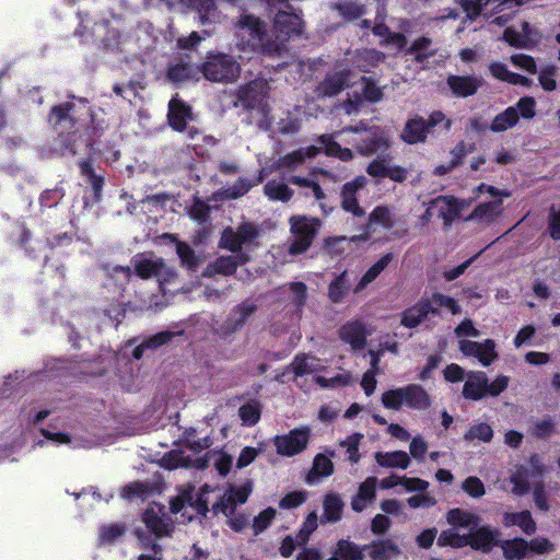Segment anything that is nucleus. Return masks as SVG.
I'll list each match as a JSON object with an SVG mask.
<instances>
[{"instance_id":"1","label":"nucleus","mask_w":560,"mask_h":560,"mask_svg":"<svg viewBox=\"0 0 560 560\" xmlns=\"http://www.w3.org/2000/svg\"><path fill=\"white\" fill-rule=\"evenodd\" d=\"M235 35L238 45L255 51L276 56L279 55V43L273 40L272 30L268 31L266 24L250 14L241 15L236 23Z\"/></svg>"},{"instance_id":"2","label":"nucleus","mask_w":560,"mask_h":560,"mask_svg":"<svg viewBox=\"0 0 560 560\" xmlns=\"http://www.w3.org/2000/svg\"><path fill=\"white\" fill-rule=\"evenodd\" d=\"M382 405L389 410H400L402 407L425 410L431 406L427 390L418 384L388 389L382 394Z\"/></svg>"},{"instance_id":"3","label":"nucleus","mask_w":560,"mask_h":560,"mask_svg":"<svg viewBox=\"0 0 560 560\" xmlns=\"http://www.w3.org/2000/svg\"><path fill=\"white\" fill-rule=\"evenodd\" d=\"M289 223L292 234L289 253L299 255L306 252L320 228V220L305 215H292Z\"/></svg>"},{"instance_id":"4","label":"nucleus","mask_w":560,"mask_h":560,"mask_svg":"<svg viewBox=\"0 0 560 560\" xmlns=\"http://www.w3.org/2000/svg\"><path fill=\"white\" fill-rule=\"evenodd\" d=\"M201 72L209 81L232 83L238 79L241 66L232 56L218 54L207 58L201 66Z\"/></svg>"},{"instance_id":"5","label":"nucleus","mask_w":560,"mask_h":560,"mask_svg":"<svg viewBox=\"0 0 560 560\" xmlns=\"http://www.w3.org/2000/svg\"><path fill=\"white\" fill-rule=\"evenodd\" d=\"M268 91V82L265 79H255L240 86L237 100L245 108L255 109L267 118L270 110L267 102Z\"/></svg>"},{"instance_id":"6","label":"nucleus","mask_w":560,"mask_h":560,"mask_svg":"<svg viewBox=\"0 0 560 560\" xmlns=\"http://www.w3.org/2000/svg\"><path fill=\"white\" fill-rule=\"evenodd\" d=\"M258 235L259 230L252 222H243L236 229L228 226L222 231L219 247L233 254H242V247L252 244Z\"/></svg>"},{"instance_id":"7","label":"nucleus","mask_w":560,"mask_h":560,"mask_svg":"<svg viewBox=\"0 0 560 560\" xmlns=\"http://www.w3.org/2000/svg\"><path fill=\"white\" fill-rule=\"evenodd\" d=\"M311 439V428L300 427L285 434L277 435L273 445L278 455L292 457L306 450Z\"/></svg>"},{"instance_id":"8","label":"nucleus","mask_w":560,"mask_h":560,"mask_svg":"<svg viewBox=\"0 0 560 560\" xmlns=\"http://www.w3.org/2000/svg\"><path fill=\"white\" fill-rule=\"evenodd\" d=\"M135 271L141 279L155 278L160 285L170 283L178 276L176 269L168 266L161 257H142L135 262Z\"/></svg>"},{"instance_id":"9","label":"nucleus","mask_w":560,"mask_h":560,"mask_svg":"<svg viewBox=\"0 0 560 560\" xmlns=\"http://www.w3.org/2000/svg\"><path fill=\"white\" fill-rule=\"evenodd\" d=\"M302 31V21L296 14L279 10L273 21V40L279 43V55L284 49V44L291 36L299 35Z\"/></svg>"},{"instance_id":"10","label":"nucleus","mask_w":560,"mask_h":560,"mask_svg":"<svg viewBox=\"0 0 560 560\" xmlns=\"http://www.w3.org/2000/svg\"><path fill=\"white\" fill-rule=\"evenodd\" d=\"M392 160L389 154L374 159L369 164L366 173L373 177H388L396 183L405 182L408 176V170L400 165H393Z\"/></svg>"},{"instance_id":"11","label":"nucleus","mask_w":560,"mask_h":560,"mask_svg":"<svg viewBox=\"0 0 560 560\" xmlns=\"http://www.w3.org/2000/svg\"><path fill=\"white\" fill-rule=\"evenodd\" d=\"M142 521L156 538L168 537L174 529L173 522L165 517L162 505L154 504L148 508L143 513Z\"/></svg>"},{"instance_id":"12","label":"nucleus","mask_w":560,"mask_h":560,"mask_svg":"<svg viewBox=\"0 0 560 560\" xmlns=\"http://www.w3.org/2000/svg\"><path fill=\"white\" fill-rule=\"evenodd\" d=\"M248 260L246 254H235L234 256L223 255L218 257L215 260L207 265L202 271V277L213 278L217 275L231 276L235 273L240 265L245 264Z\"/></svg>"},{"instance_id":"13","label":"nucleus","mask_w":560,"mask_h":560,"mask_svg":"<svg viewBox=\"0 0 560 560\" xmlns=\"http://www.w3.org/2000/svg\"><path fill=\"white\" fill-rule=\"evenodd\" d=\"M494 348L495 343L491 339H487L483 342H476L466 339L459 340V350L465 355L477 358L485 366L490 365L497 359L498 354Z\"/></svg>"},{"instance_id":"14","label":"nucleus","mask_w":560,"mask_h":560,"mask_svg":"<svg viewBox=\"0 0 560 560\" xmlns=\"http://www.w3.org/2000/svg\"><path fill=\"white\" fill-rule=\"evenodd\" d=\"M365 177L359 176L355 179L346 183L341 189V207L345 211L351 212L353 215L361 218L365 211L360 207L355 194L364 187Z\"/></svg>"},{"instance_id":"15","label":"nucleus","mask_w":560,"mask_h":560,"mask_svg":"<svg viewBox=\"0 0 560 560\" xmlns=\"http://www.w3.org/2000/svg\"><path fill=\"white\" fill-rule=\"evenodd\" d=\"M429 315H435L430 296L421 298L413 306L404 311L401 325L407 328H415L424 322Z\"/></svg>"},{"instance_id":"16","label":"nucleus","mask_w":560,"mask_h":560,"mask_svg":"<svg viewBox=\"0 0 560 560\" xmlns=\"http://www.w3.org/2000/svg\"><path fill=\"white\" fill-rule=\"evenodd\" d=\"M390 147L389 136L380 127H371L366 138L357 145L360 154L370 156L378 150H386Z\"/></svg>"},{"instance_id":"17","label":"nucleus","mask_w":560,"mask_h":560,"mask_svg":"<svg viewBox=\"0 0 560 560\" xmlns=\"http://www.w3.org/2000/svg\"><path fill=\"white\" fill-rule=\"evenodd\" d=\"M349 77L350 72L346 70L327 74L317 85L315 92L320 97L336 96L341 90L349 86Z\"/></svg>"},{"instance_id":"18","label":"nucleus","mask_w":560,"mask_h":560,"mask_svg":"<svg viewBox=\"0 0 560 560\" xmlns=\"http://www.w3.org/2000/svg\"><path fill=\"white\" fill-rule=\"evenodd\" d=\"M371 560H394L401 555V549L392 539H380L363 547Z\"/></svg>"},{"instance_id":"19","label":"nucleus","mask_w":560,"mask_h":560,"mask_svg":"<svg viewBox=\"0 0 560 560\" xmlns=\"http://www.w3.org/2000/svg\"><path fill=\"white\" fill-rule=\"evenodd\" d=\"M431 208L436 209L438 215L443 220L446 228L451 226L460 212V206L453 196H440L431 200Z\"/></svg>"},{"instance_id":"20","label":"nucleus","mask_w":560,"mask_h":560,"mask_svg":"<svg viewBox=\"0 0 560 560\" xmlns=\"http://www.w3.org/2000/svg\"><path fill=\"white\" fill-rule=\"evenodd\" d=\"M168 124L176 131H183L187 121L192 119V113L188 105L174 97L168 104Z\"/></svg>"},{"instance_id":"21","label":"nucleus","mask_w":560,"mask_h":560,"mask_svg":"<svg viewBox=\"0 0 560 560\" xmlns=\"http://www.w3.org/2000/svg\"><path fill=\"white\" fill-rule=\"evenodd\" d=\"M463 388V396L467 399L479 400L487 395L488 378L483 372H468Z\"/></svg>"},{"instance_id":"22","label":"nucleus","mask_w":560,"mask_h":560,"mask_svg":"<svg viewBox=\"0 0 560 560\" xmlns=\"http://www.w3.org/2000/svg\"><path fill=\"white\" fill-rule=\"evenodd\" d=\"M339 337L342 341L349 343L353 350L363 349L366 345L365 328L359 320L343 325L339 330Z\"/></svg>"},{"instance_id":"23","label":"nucleus","mask_w":560,"mask_h":560,"mask_svg":"<svg viewBox=\"0 0 560 560\" xmlns=\"http://www.w3.org/2000/svg\"><path fill=\"white\" fill-rule=\"evenodd\" d=\"M447 85L453 94L459 97L474 95L481 86V80L476 77L450 75Z\"/></svg>"},{"instance_id":"24","label":"nucleus","mask_w":560,"mask_h":560,"mask_svg":"<svg viewBox=\"0 0 560 560\" xmlns=\"http://www.w3.org/2000/svg\"><path fill=\"white\" fill-rule=\"evenodd\" d=\"M429 132L430 129L425 120L421 117H417L406 122L401 131V139L408 144H416L424 142Z\"/></svg>"},{"instance_id":"25","label":"nucleus","mask_w":560,"mask_h":560,"mask_svg":"<svg viewBox=\"0 0 560 560\" xmlns=\"http://www.w3.org/2000/svg\"><path fill=\"white\" fill-rule=\"evenodd\" d=\"M208 491L205 486L201 489L199 497L194 501L190 491H184L180 495L171 501L172 513H178L186 503L192 506L198 514L206 515L208 512V502L203 499V494Z\"/></svg>"},{"instance_id":"26","label":"nucleus","mask_w":560,"mask_h":560,"mask_svg":"<svg viewBox=\"0 0 560 560\" xmlns=\"http://www.w3.org/2000/svg\"><path fill=\"white\" fill-rule=\"evenodd\" d=\"M498 535V530L491 529L489 526L478 527L477 530L468 534V546L488 552L495 544Z\"/></svg>"},{"instance_id":"27","label":"nucleus","mask_w":560,"mask_h":560,"mask_svg":"<svg viewBox=\"0 0 560 560\" xmlns=\"http://www.w3.org/2000/svg\"><path fill=\"white\" fill-rule=\"evenodd\" d=\"M257 311V304L246 300L234 307L229 318L228 325L232 331L241 329L247 319Z\"/></svg>"},{"instance_id":"28","label":"nucleus","mask_w":560,"mask_h":560,"mask_svg":"<svg viewBox=\"0 0 560 560\" xmlns=\"http://www.w3.org/2000/svg\"><path fill=\"white\" fill-rule=\"evenodd\" d=\"M374 457L380 466L387 468L406 469L410 464V458L408 454L404 451H395L387 453L377 452Z\"/></svg>"},{"instance_id":"29","label":"nucleus","mask_w":560,"mask_h":560,"mask_svg":"<svg viewBox=\"0 0 560 560\" xmlns=\"http://www.w3.org/2000/svg\"><path fill=\"white\" fill-rule=\"evenodd\" d=\"M394 259V255L388 253L380 258L369 270L362 276L360 281L354 288V293L361 292L365 289L371 282H373L383 270L389 265V262Z\"/></svg>"},{"instance_id":"30","label":"nucleus","mask_w":560,"mask_h":560,"mask_svg":"<svg viewBox=\"0 0 560 560\" xmlns=\"http://www.w3.org/2000/svg\"><path fill=\"white\" fill-rule=\"evenodd\" d=\"M446 520L453 526L470 529L478 527L480 523V517L478 515L462 509H453L448 511Z\"/></svg>"},{"instance_id":"31","label":"nucleus","mask_w":560,"mask_h":560,"mask_svg":"<svg viewBox=\"0 0 560 560\" xmlns=\"http://www.w3.org/2000/svg\"><path fill=\"white\" fill-rule=\"evenodd\" d=\"M289 369L295 376H303L320 369L319 360L310 354H299L294 358Z\"/></svg>"},{"instance_id":"32","label":"nucleus","mask_w":560,"mask_h":560,"mask_svg":"<svg viewBox=\"0 0 560 560\" xmlns=\"http://www.w3.org/2000/svg\"><path fill=\"white\" fill-rule=\"evenodd\" d=\"M472 147L467 148V145L462 141L455 145V148L451 151L452 160L446 164H441L436 166L433 171V174L438 176H444L455 167L462 164L463 159L470 152Z\"/></svg>"},{"instance_id":"33","label":"nucleus","mask_w":560,"mask_h":560,"mask_svg":"<svg viewBox=\"0 0 560 560\" xmlns=\"http://www.w3.org/2000/svg\"><path fill=\"white\" fill-rule=\"evenodd\" d=\"M520 116L517 109L513 106L508 107L501 114H498L491 125L490 130L492 132H503L514 127L518 122Z\"/></svg>"},{"instance_id":"34","label":"nucleus","mask_w":560,"mask_h":560,"mask_svg":"<svg viewBox=\"0 0 560 560\" xmlns=\"http://www.w3.org/2000/svg\"><path fill=\"white\" fill-rule=\"evenodd\" d=\"M504 524L505 526L516 525L527 535H530L536 530V523L534 522L528 511H523L520 513H505Z\"/></svg>"},{"instance_id":"35","label":"nucleus","mask_w":560,"mask_h":560,"mask_svg":"<svg viewBox=\"0 0 560 560\" xmlns=\"http://www.w3.org/2000/svg\"><path fill=\"white\" fill-rule=\"evenodd\" d=\"M499 545L508 560L522 559L528 550V542L522 538L502 540Z\"/></svg>"},{"instance_id":"36","label":"nucleus","mask_w":560,"mask_h":560,"mask_svg":"<svg viewBox=\"0 0 560 560\" xmlns=\"http://www.w3.org/2000/svg\"><path fill=\"white\" fill-rule=\"evenodd\" d=\"M501 203V200L481 203L470 213L468 220L491 222L499 215Z\"/></svg>"},{"instance_id":"37","label":"nucleus","mask_w":560,"mask_h":560,"mask_svg":"<svg viewBox=\"0 0 560 560\" xmlns=\"http://www.w3.org/2000/svg\"><path fill=\"white\" fill-rule=\"evenodd\" d=\"M250 187L252 185L248 180L240 178L233 186L224 190L217 191L212 199L215 201L236 199L244 196L250 189Z\"/></svg>"},{"instance_id":"38","label":"nucleus","mask_w":560,"mask_h":560,"mask_svg":"<svg viewBox=\"0 0 560 560\" xmlns=\"http://www.w3.org/2000/svg\"><path fill=\"white\" fill-rule=\"evenodd\" d=\"M373 224H380L385 230H390L395 225L390 209L386 206L376 207L369 215L366 230Z\"/></svg>"},{"instance_id":"39","label":"nucleus","mask_w":560,"mask_h":560,"mask_svg":"<svg viewBox=\"0 0 560 560\" xmlns=\"http://www.w3.org/2000/svg\"><path fill=\"white\" fill-rule=\"evenodd\" d=\"M264 191L269 199L282 202H288L293 196V190L287 184L277 183L276 180L268 182Z\"/></svg>"},{"instance_id":"40","label":"nucleus","mask_w":560,"mask_h":560,"mask_svg":"<svg viewBox=\"0 0 560 560\" xmlns=\"http://www.w3.org/2000/svg\"><path fill=\"white\" fill-rule=\"evenodd\" d=\"M176 254L180 259V265L188 270L195 271L200 264L196 252L186 242H177Z\"/></svg>"},{"instance_id":"41","label":"nucleus","mask_w":560,"mask_h":560,"mask_svg":"<svg viewBox=\"0 0 560 560\" xmlns=\"http://www.w3.org/2000/svg\"><path fill=\"white\" fill-rule=\"evenodd\" d=\"M343 503L337 494H327L324 499V515L326 522H337L341 517Z\"/></svg>"},{"instance_id":"42","label":"nucleus","mask_w":560,"mask_h":560,"mask_svg":"<svg viewBox=\"0 0 560 560\" xmlns=\"http://www.w3.org/2000/svg\"><path fill=\"white\" fill-rule=\"evenodd\" d=\"M430 300L434 308L435 315L439 314L440 307L448 310L453 315H459L462 313L460 305L457 303L455 299L451 296L436 292L430 296Z\"/></svg>"},{"instance_id":"43","label":"nucleus","mask_w":560,"mask_h":560,"mask_svg":"<svg viewBox=\"0 0 560 560\" xmlns=\"http://www.w3.org/2000/svg\"><path fill=\"white\" fill-rule=\"evenodd\" d=\"M332 472L334 464L331 459L324 454H317L313 460V467L307 479L310 481L313 477H328Z\"/></svg>"},{"instance_id":"44","label":"nucleus","mask_w":560,"mask_h":560,"mask_svg":"<svg viewBox=\"0 0 560 560\" xmlns=\"http://www.w3.org/2000/svg\"><path fill=\"white\" fill-rule=\"evenodd\" d=\"M197 74V70L188 63H177L170 67L167 78L174 82L179 83L192 79Z\"/></svg>"},{"instance_id":"45","label":"nucleus","mask_w":560,"mask_h":560,"mask_svg":"<svg viewBox=\"0 0 560 560\" xmlns=\"http://www.w3.org/2000/svg\"><path fill=\"white\" fill-rule=\"evenodd\" d=\"M363 548L348 540H340L337 545L336 555L342 560H363Z\"/></svg>"},{"instance_id":"46","label":"nucleus","mask_w":560,"mask_h":560,"mask_svg":"<svg viewBox=\"0 0 560 560\" xmlns=\"http://www.w3.org/2000/svg\"><path fill=\"white\" fill-rule=\"evenodd\" d=\"M493 431L491 427L487 423H479L469 428V430L464 434V440L467 442H472L475 440H479L485 443H489L492 440Z\"/></svg>"},{"instance_id":"47","label":"nucleus","mask_w":560,"mask_h":560,"mask_svg":"<svg viewBox=\"0 0 560 560\" xmlns=\"http://www.w3.org/2000/svg\"><path fill=\"white\" fill-rule=\"evenodd\" d=\"M261 407L258 401H249L238 409V415L244 424L254 425L260 419Z\"/></svg>"},{"instance_id":"48","label":"nucleus","mask_w":560,"mask_h":560,"mask_svg":"<svg viewBox=\"0 0 560 560\" xmlns=\"http://www.w3.org/2000/svg\"><path fill=\"white\" fill-rule=\"evenodd\" d=\"M153 491V486L149 482L135 481L122 488L121 497L124 499L145 498Z\"/></svg>"},{"instance_id":"49","label":"nucleus","mask_w":560,"mask_h":560,"mask_svg":"<svg viewBox=\"0 0 560 560\" xmlns=\"http://www.w3.org/2000/svg\"><path fill=\"white\" fill-rule=\"evenodd\" d=\"M468 535H459L453 529L443 530L438 538V545L440 546L462 548L468 546Z\"/></svg>"},{"instance_id":"50","label":"nucleus","mask_w":560,"mask_h":560,"mask_svg":"<svg viewBox=\"0 0 560 560\" xmlns=\"http://www.w3.org/2000/svg\"><path fill=\"white\" fill-rule=\"evenodd\" d=\"M362 439L363 434L354 433L339 443L341 447L346 448L348 459L352 464H357L361 458V455L359 453V444Z\"/></svg>"},{"instance_id":"51","label":"nucleus","mask_w":560,"mask_h":560,"mask_svg":"<svg viewBox=\"0 0 560 560\" xmlns=\"http://www.w3.org/2000/svg\"><path fill=\"white\" fill-rule=\"evenodd\" d=\"M335 9L348 21H353L364 14V7L354 1H343L335 5Z\"/></svg>"},{"instance_id":"52","label":"nucleus","mask_w":560,"mask_h":560,"mask_svg":"<svg viewBox=\"0 0 560 560\" xmlns=\"http://www.w3.org/2000/svg\"><path fill=\"white\" fill-rule=\"evenodd\" d=\"M347 271L339 275L328 287V296L332 303H339L347 292Z\"/></svg>"},{"instance_id":"53","label":"nucleus","mask_w":560,"mask_h":560,"mask_svg":"<svg viewBox=\"0 0 560 560\" xmlns=\"http://www.w3.org/2000/svg\"><path fill=\"white\" fill-rule=\"evenodd\" d=\"M236 499L234 493H224L221 500L212 506L214 514L222 513L224 516L230 517L235 514Z\"/></svg>"},{"instance_id":"54","label":"nucleus","mask_w":560,"mask_h":560,"mask_svg":"<svg viewBox=\"0 0 560 560\" xmlns=\"http://www.w3.org/2000/svg\"><path fill=\"white\" fill-rule=\"evenodd\" d=\"M126 532V528L121 524H110L102 527L100 538L102 542L113 544L120 538Z\"/></svg>"},{"instance_id":"55","label":"nucleus","mask_w":560,"mask_h":560,"mask_svg":"<svg viewBox=\"0 0 560 560\" xmlns=\"http://www.w3.org/2000/svg\"><path fill=\"white\" fill-rule=\"evenodd\" d=\"M548 233L553 241L560 240V210L556 206L549 208V214L547 219Z\"/></svg>"},{"instance_id":"56","label":"nucleus","mask_w":560,"mask_h":560,"mask_svg":"<svg viewBox=\"0 0 560 560\" xmlns=\"http://www.w3.org/2000/svg\"><path fill=\"white\" fill-rule=\"evenodd\" d=\"M161 463L167 469L189 466L188 457L184 456L182 452H171L161 459Z\"/></svg>"},{"instance_id":"57","label":"nucleus","mask_w":560,"mask_h":560,"mask_svg":"<svg viewBox=\"0 0 560 560\" xmlns=\"http://www.w3.org/2000/svg\"><path fill=\"white\" fill-rule=\"evenodd\" d=\"M463 490L472 498H481L486 490L482 481L478 477H468L463 482Z\"/></svg>"},{"instance_id":"58","label":"nucleus","mask_w":560,"mask_h":560,"mask_svg":"<svg viewBox=\"0 0 560 560\" xmlns=\"http://www.w3.org/2000/svg\"><path fill=\"white\" fill-rule=\"evenodd\" d=\"M317 521L318 518L315 512L308 514L298 535V542L300 545L306 544L310 535L317 528Z\"/></svg>"},{"instance_id":"59","label":"nucleus","mask_w":560,"mask_h":560,"mask_svg":"<svg viewBox=\"0 0 560 560\" xmlns=\"http://www.w3.org/2000/svg\"><path fill=\"white\" fill-rule=\"evenodd\" d=\"M315 382L322 387H335V386H347L353 382L352 376L349 373L337 375L331 378L323 376L315 377Z\"/></svg>"},{"instance_id":"60","label":"nucleus","mask_w":560,"mask_h":560,"mask_svg":"<svg viewBox=\"0 0 560 560\" xmlns=\"http://www.w3.org/2000/svg\"><path fill=\"white\" fill-rule=\"evenodd\" d=\"M557 73V67L555 66H547L541 69L539 73V82L544 90L546 91H553L557 88L556 80L553 77Z\"/></svg>"},{"instance_id":"61","label":"nucleus","mask_w":560,"mask_h":560,"mask_svg":"<svg viewBox=\"0 0 560 560\" xmlns=\"http://www.w3.org/2000/svg\"><path fill=\"white\" fill-rule=\"evenodd\" d=\"M555 433V423L551 419L538 420L533 428V434L539 439H548Z\"/></svg>"},{"instance_id":"62","label":"nucleus","mask_w":560,"mask_h":560,"mask_svg":"<svg viewBox=\"0 0 560 560\" xmlns=\"http://www.w3.org/2000/svg\"><path fill=\"white\" fill-rule=\"evenodd\" d=\"M276 515V510L272 508H268L265 511H262L255 520L253 524V528L255 534H259L262 530H265L270 522L273 520Z\"/></svg>"},{"instance_id":"63","label":"nucleus","mask_w":560,"mask_h":560,"mask_svg":"<svg viewBox=\"0 0 560 560\" xmlns=\"http://www.w3.org/2000/svg\"><path fill=\"white\" fill-rule=\"evenodd\" d=\"M511 62L521 68L524 69L530 73L536 72V63L533 57L524 54H515L511 56Z\"/></svg>"},{"instance_id":"64","label":"nucleus","mask_w":560,"mask_h":560,"mask_svg":"<svg viewBox=\"0 0 560 560\" xmlns=\"http://www.w3.org/2000/svg\"><path fill=\"white\" fill-rule=\"evenodd\" d=\"M375 487H376V478L375 477H369L365 479L364 482H362L359 487L358 494L362 499L366 500L368 502H372L375 498Z\"/></svg>"}]
</instances>
